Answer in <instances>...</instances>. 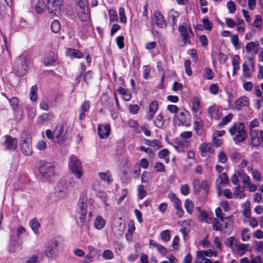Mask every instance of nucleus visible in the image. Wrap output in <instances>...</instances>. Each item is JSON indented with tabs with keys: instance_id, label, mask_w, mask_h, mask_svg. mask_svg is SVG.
I'll list each match as a JSON object with an SVG mask.
<instances>
[{
	"instance_id": "nucleus-20",
	"label": "nucleus",
	"mask_w": 263,
	"mask_h": 263,
	"mask_svg": "<svg viewBox=\"0 0 263 263\" xmlns=\"http://www.w3.org/2000/svg\"><path fill=\"white\" fill-rule=\"evenodd\" d=\"M90 108V101H85L81 105L79 110L80 112L79 119L80 120H83L85 118V112L89 111Z\"/></svg>"
},
{
	"instance_id": "nucleus-43",
	"label": "nucleus",
	"mask_w": 263,
	"mask_h": 263,
	"mask_svg": "<svg viewBox=\"0 0 263 263\" xmlns=\"http://www.w3.org/2000/svg\"><path fill=\"white\" fill-rule=\"evenodd\" d=\"M37 87L36 85H33L31 87L30 92V99L32 101H35L37 99Z\"/></svg>"
},
{
	"instance_id": "nucleus-3",
	"label": "nucleus",
	"mask_w": 263,
	"mask_h": 263,
	"mask_svg": "<svg viewBox=\"0 0 263 263\" xmlns=\"http://www.w3.org/2000/svg\"><path fill=\"white\" fill-rule=\"evenodd\" d=\"M229 133L231 135L236 133V136L233 137V140L236 144L245 141L247 138L245 125L242 122L239 123L238 125L236 123L234 124L229 129Z\"/></svg>"
},
{
	"instance_id": "nucleus-24",
	"label": "nucleus",
	"mask_w": 263,
	"mask_h": 263,
	"mask_svg": "<svg viewBox=\"0 0 263 263\" xmlns=\"http://www.w3.org/2000/svg\"><path fill=\"white\" fill-rule=\"evenodd\" d=\"M117 91L121 95L123 96V99L126 101H129L132 98V94L129 92L127 89H125L123 87H119Z\"/></svg>"
},
{
	"instance_id": "nucleus-8",
	"label": "nucleus",
	"mask_w": 263,
	"mask_h": 263,
	"mask_svg": "<svg viewBox=\"0 0 263 263\" xmlns=\"http://www.w3.org/2000/svg\"><path fill=\"white\" fill-rule=\"evenodd\" d=\"M58 241L52 239L48 243L46 251V256L50 258H53L58 254Z\"/></svg>"
},
{
	"instance_id": "nucleus-36",
	"label": "nucleus",
	"mask_w": 263,
	"mask_h": 263,
	"mask_svg": "<svg viewBox=\"0 0 263 263\" xmlns=\"http://www.w3.org/2000/svg\"><path fill=\"white\" fill-rule=\"evenodd\" d=\"M249 246L248 244L245 243H239L237 246V250L238 251V254L240 256L243 255L246 252L249 251L248 248Z\"/></svg>"
},
{
	"instance_id": "nucleus-35",
	"label": "nucleus",
	"mask_w": 263,
	"mask_h": 263,
	"mask_svg": "<svg viewBox=\"0 0 263 263\" xmlns=\"http://www.w3.org/2000/svg\"><path fill=\"white\" fill-rule=\"evenodd\" d=\"M27 143H31V136L27 132H23L21 133V137L20 139L21 145L23 143L27 144Z\"/></svg>"
},
{
	"instance_id": "nucleus-29",
	"label": "nucleus",
	"mask_w": 263,
	"mask_h": 263,
	"mask_svg": "<svg viewBox=\"0 0 263 263\" xmlns=\"http://www.w3.org/2000/svg\"><path fill=\"white\" fill-rule=\"evenodd\" d=\"M99 177L102 180L107 182L108 184H110L112 182V179L109 172L99 173Z\"/></svg>"
},
{
	"instance_id": "nucleus-55",
	"label": "nucleus",
	"mask_w": 263,
	"mask_h": 263,
	"mask_svg": "<svg viewBox=\"0 0 263 263\" xmlns=\"http://www.w3.org/2000/svg\"><path fill=\"white\" fill-rule=\"evenodd\" d=\"M161 238L164 241H168L170 239V231L168 230L162 231L160 233Z\"/></svg>"
},
{
	"instance_id": "nucleus-61",
	"label": "nucleus",
	"mask_w": 263,
	"mask_h": 263,
	"mask_svg": "<svg viewBox=\"0 0 263 263\" xmlns=\"http://www.w3.org/2000/svg\"><path fill=\"white\" fill-rule=\"evenodd\" d=\"M249 229L247 228H244L241 231V239L243 241H245L248 240L250 238V235L248 234Z\"/></svg>"
},
{
	"instance_id": "nucleus-22",
	"label": "nucleus",
	"mask_w": 263,
	"mask_h": 263,
	"mask_svg": "<svg viewBox=\"0 0 263 263\" xmlns=\"http://www.w3.org/2000/svg\"><path fill=\"white\" fill-rule=\"evenodd\" d=\"M57 59V57L53 51H50L46 55L44 59V62L46 66L53 65Z\"/></svg>"
},
{
	"instance_id": "nucleus-59",
	"label": "nucleus",
	"mask_w": 263,
	"mask_h": 263,
	"mask_svg": "<svg viewBox=\"0 0 263 263\" xmlns=\"http://www.w3.org/2000/svg\"><path fill=\"white\" fill-rule=\"evenodd\" d=\"M119 11L120 21L122 23H125L126 22V17L125 14L124 9L123 7H120Z\"/></svg>"
},
{
	"instance_id": "nucleus-21",
	"label": "nucleus",
	"mask_w": 263,
	"mask_h": 263,
	"mask_svg": "<svg viewBox=\"0 0 263 263\" xmlns=\"http://www.w3.org/2000/svg\"><path fill=\"white\" fill-rule=\"evenodd\" d=\"M208 113L211 118H214L216 120L220 119L221 114L220 110L216 106L209 107L208 108Z\"/></svg>"
},
{
	"instance_id": "nucleus-62",
	"label": "nucleus",
	"mask_w": 263,
	"mask_h": 263,
	"mask_svg": "<svg viewBox=\"0 0 263 263\" xmlns=\"http://www.w3.org/2000/svg\"><path fill=\"white\" fill-rule=\"evenodd\" d=\"M150 173L146 171H144L141 175V181L142 183H147L149 181Z\"/></svg>"
},
{
	"instance_id": "nucleus-30",
	"label": "nucleus",
	"mask_w": 263,
	"mask_h": 263,
	"mask_svg": "<svg viewBox=\"0 0 263 263\" xmlns=\"http://www.w3.org/2000/svg\"><path fill=\"white\" fill-rule=\"evenodd\" d=\"M145 144L148 146L156 147L157 150L159 149L162 147L161 142L157 139H146L145 141Z\"/></svg>"
},
{
	"instance_id": "nucleus-1",
	"label": "nucleus",
	"mask_w": 263,
	"mask_h": 263,
	"mask_svg": "<svg viewBox=\"0 0 263 263\" xmlns=\"http://www.w3.org/2000/svg\"><path fill=\"white\" fill-rule=\"evenodd\" d=\"M87 209V198L85 195H82L79 200L75 216L77 224L80 227H82L85 222Z\"/></svg>"
},
{
	"instance_id": "nucleus-11",
	"label": "nucleus",
	"mask_w": 263,
	"mask_h": 263,
	"mask_svg": "<svg viewBox=\"0 0 263 263\" xmlns=\"http://www.w3.org/2000/svg\"><path fill=\"white\" fill-rule=\"evenodd\" d=\"M17 140L10 136L6 135L4 142V146L9 151H14L17 147Z\"/></svg>"
},
{
	"instance_id": "nucleus-28",
	"label": "nucleus",
	"mask_w": 263,
	"mask_h": 263,
	"mask_svg": "<svg viewBox=\"0 0 263 263\" xmlns=\"http://www.w3.org/2000/svg\"><path fill=\"white\" fill-rule=\"evenodd\" d=\"M29 225L35 234H38L39 233V229L40 228L41 225L36 218L30 221Z\"/></svg>"
},
{
	"instance_id": "nucleus-50",
	"label": "nucleus",
	"mask_w": 263,
	"mask_h": 263,
	"mask_svg": "<svg viewBox=\"0 0 263 263\" xmlns=\"http://www.w3.org/2000/svg\"><path fill=\"white\" fill-rule=\"evenodd\" d=\"M259 45V42L257 41L255 42H250L246 45V49H254V48L258 49Z\"/></svg>"
},
{
	"instance_id": "nucleus-6",
	"label": "nucleus",
	"mask_w": 263,
	"mask_h": 263,
	"mask_svg": "<svg viewBox=\"0 0 263 263\" xmlns=\"http://www.w3.org/2000/svg\"><path fill=\"white\" fill-rule=\"evenodd\" d=\"M63 4V0H47L46 7L50 13L55 15L60 14Z\"/></svg>"
},
{
	"instance_id": "nucleus-2",
	"label": "nucleus",
	"mask_w": 263,
	"mask_h": 263,
	"mask_svg": "<svg viewBox=\"0 0 263 263\" xmlns=\"http://www.w3.org/2000/svg\"><path fill=\"white\" fill-rule=\"evenodd\" d=\"M30 57L28 55H20L15 62L14 71L20 77L25 76L29 70Z\"/></svg>"
},
{
	"instance_id": "nucleus-64",
	"label": "nucleus",
	"mask_w": 263,
	"mask_h": 263,
	"mask_svg": "<svg viewBox=\"0 0 263 263\" xmlns=\"http://www.w3.org/2000/svg\"><path fill=\"white\" fill-rule=\"evenodd\" d=\"M255 251L257 253H263V241H257L255 245Z\"/></svg>"
},
{
	"instance_id": "nucleus-16",
	"label": "nucleus",
	"mask_w": 263,
	"mask_h": 263,
	"mask_svg": "<svg viewBox=\"0 0 263 263\" xmlns=\"http://www.w3.org/2000/svg\"><path fill=\"white\" fill-rule=\"evenodd\" d=\"M85 2L83 0H80L76 4V9L80 17H81V20H86V13L85 12Z\"/></svg>"
},
{
	"instance_id": "nucleus-51",
	"label": "nucleus",
	"mask_w": 263,
	"mask_h": 263,
	"mask_svg": "<svg viewBox=\"0 0 263 263\" xmlns=\"http://www.w3.org/2000/svg\"><path fill=\"white\" fill-rule=\"evenodd\" d=\"M205 78L207 80H212L214 77V73L210 68L206 67L204 69Z\"/></svg>"
},
{
	"instance_id": "nucleus-46",
	"label": "nucleus",
	"mask_w": 263,
	"mask_h": 263,
	"mask_svg": "<svg viewBox=\"0 0 263 263\" xmlns=\"http://www.w3.org/2000/svg\"><path fill=\"white\" fill-rule=\"evenodd\" d=\"M202 22L204 29L207 30H211L212 29V24L210 22L208 17H204Z\"/></svg>"
},
{
	"instance_id": "nucleus-18",
	"label": "nucleus",
	"mask_w": 263,
	"mask_h": 263,
	"mask_svg": "<svg viewBox=\"0 0 263 263\" xmlns=\"http://www.w3.org/2000/svg\"><path fill=\"white\" fill-rule=\"evenodd\" d=\"M190 117V115L187 111H181L178 114H175L174 118L177 119L181 124L187 126L188 125L187 117Z\"/></svg>"
},
{
	"instance_id": "nucleus-15",
	"label": "nucleus",
	"mask_w": 263,
	"mask_h": 263,
	"mask_svg": "<svg viewBox=\"0 0 263 263\" xmlns=\"http://www.w3.org/2000/svg\"><path fill=\"white\" fill-rule=\"evenodd\" d=\"M31 7L38 13H42L45 8V5L43 0H31Z\"/></svg>"
},
{
	"instance_id": "nucleus-13",
	"label": "nucleus",
	"mask_w": 263,
	"mask_h": 263,
	"mask_svg": "<svg viewBox=\"0 0 263 263\" xmlns=\"http://www.w3.org/2000/svg\"><path fill=\"white\" fill-rule=\"evenodd\" d=\"M168 22L172 26L173 30L177 27V20L179 16V12L173 9L168 12Z\"/></svg>"
},
{
	"instance_id": "nucleus-41",
	"label": "nucleus",
	"mask_w": 263,
	"mask_h": 263,
	"mask_svg": "<svg viewBox=\"0 0 263 263\" xmlns=\"http://www.w3.org/2000/svg\"><path fill=\"white\" fill-rule=\"evenodd\" d=\"M61 28V25L58 20H54L51 24V29L54 33H58Z\"/></svg>"
},
{
	"instance_id": "nucleus-10",
	"label": "nucleus",
	"mask_w": 263,
	"mask_h": 263,
	"mask_svg": "<svg viewBox=\"0 0 263 263\" xmlns=\"http://www.w3.org/2000/svg\"><path fill=\"white\" fill-rule=\"evenodd\" d=\"M179 31L181 33L180 39L182 40V44L180 43L179 46H183L185 43L189 42L190 39L189 34V29L186 23H183V25L179 26Z\"/></svg>"
},
{
	"instance_id": "nucleus-17",
	"label": "nucleus",
	"mask_w": 263,
	"mask_h": 263,
	"mask_svg": "<svg viewBox=\"0 0 263 263\" xmlns=\"http://www.w3.org/2000/svg\"><path fill=\"white\" fill-rule=\"evenodd\" d=\"M236 108L240 110L243 107H248L249 106V98L246 96H242L237 99L235 102Z\"/></svg>"
},
{
	"instance_id": "nucleus-12",
	"label": "nucleus",
	"mask_w": 263,
	"mask_h": 263,
	"mask_svg": "<svg viewBox=\"0 0 263 263\" xmlns=\"http://www.w3.org/2000/svg\"><path fill=\"white\" fill-rule=\"evenodd\" d=\"M156 25L161 28H165L167 26V23L164 20L163 14L159 11H155L154 13Z\"/></svg>"
},
{
	"instance_id": "nucleus-56",
	"label": "nucleus",
	"mask_w": 263,
	"mask_h": 263,
	"mask_svg": "<svg viewBox=\"0 0 263 263\" xmlns=\"http://www.w3.org/2000/svg\"><path fill=\"white\" fill-rule=\"evenodd\" d=\"M9 103L13 108L15 110L18 107V99L17 98L13 97L9 100Z\"/></svg>"
},
{
	"instance_id": "nucleus-5",
	"label": "nucleus",
	"mask_w": 263,
	"mask_h": 263,
	"mask_svg": "<svg viewBox=\"0 0 263 263\" xmlns=\"http://www.w3.org/2000/svg\"><path fill=\"white\" fill-rule=\"evenodd\" d=\"M67 124L62 122L57 124L54 129V142L63 145L67 144L66 132H64Z\"/></svg>"
},
{
	"instance_id": "nucleus-25",
	"label": "nucleus",
	"mask_w": 263,
	"mask_h": 263,
	"mask_svg": "<svg viewBox=\"0 0 263 263\" xmlns=\"http://www.w3.org/2000/svg\"><path fill=\"white\" fill-rule=\"evenodd\" d=\"M21 147L23 153L25 155L30 156L32 154L31 143H23L22 145H21Z\"/></svg>"
},
{
	"instance_id": "nucleus-44",
	"label": "nucleus",
	"mask_w": 263,
	"mask_h": 263,
	"mask_svg": "<svg viewBox=\"0 0 263 263\" xmlns=\"http://www.w3.org/2000/svg\"><path fill=\"white\" fill-rule=\"evenodd\" d=\"M139 149L140 151L144 152L147 154L150 158H153L154 157L155 154L154 153L153 150L151 148L149 147H145L144 146H140L139 147Z\"/></svg>"
},
{
	"instance_id": "nucleus-53",
	"label": "nucleus",
	"mask_w": 263,
	"mask_h": 263,
	"mask_svg": "<svg viewBox=\"0 0 263 263\" xmlns=\"http://www.w3.org/2000/svg\"><path fill=\"white\" fill-rule=\"evenodd\" d=\"M158 108V103L157 101H152L149 105L148 111L156 113Z\"/></svg>"
},
{
	"instance_id": "nucleus-19",
	"label": "nucleus",
	"mask_w": 263,
	"mask_h": 263,
	"mask_svg": "<svg viewBox=\"0 0 263 263\" xmlns=\"http://www.w3.org/2000/svg\"><path fill=\"white\" fill-rule=\"evenodd\" d=\"M199 149L201 152V155L202 157L205 156L206 153L213 154L214 152V149L211 143H203L199 146Z\"/></svg>"
},
{
	"instance_id": "nucleus-49",
	"label": "nucleus",
	"mask_w": 263,
	"mask_h": 263,
	"mask_svg": "<svg viewBox=\"0 0 263 263\" xmlns=\"http://www.w3.org/2000/svg\"><path fill=\"white\" fill-rule=\"evenodd\" d=\"M200 189L204 190L205 194H208L209 190L210 184L206 180H203L201 183L199 184Z\"/></svg>"
},
{
	"instance_id": "nucleus-4",
	"label": "nucleus",
	"mask_w": 263,
	"mask_h": 263,
	"mask_svg": "<svg viewBox=\"0 0 263 263\" xmlns=\"http://www.w3.org/2000/svg\"><path fill=\"white\" fill-rule=\"evenodd\" d=\"M68 167L77 179H80L82 177L83 171L81 162L74 155H71L69 157Z\"/></svg>"
},
{
	"instance_id": "nucleus-27",
	"label": "nucleus",
	"mask_w": 263,
	"mask_h": 263,
	"mask_svg": "<svg viewBox=\"0 0 263 263\" xmlns=\"http://www.w3.org/2000/svg\"><path fill=\"white\" fill-rule=\"evenodd\" d=\"M105 220L102 218V217L101 216H98L94 221L93 224L96 229L101 230L105 226Z\"/></svg>"
},
{
	"instance_id": "nucleus-26",
	"label": "nucleus",
	"mask_w": 263,
	"mask_h": 263,
	"mask_svg": "<svg viewBox=\"0 0 263 263\" xmlns=\"http://www.w3.org/2000/svg\"><path fill=\"white\" fill-rule=\"evenodd\" d=\"M65 184V182H62L58 184V186L57 187L54 194L57 196H59V198L63 197L66 193V187H63L62 189L61 188V186H63Z\"/></svg>"
},
{
	"instance_id": "nucleus-39",
	"label": "nucleus",
	"mask_w": 263,
	"mask_h": 263,
	"mask_svg": "<svg viewBox=\"0 0 263 263\" xmlns=\"http://www.w3.org/2000/svg\"><path fill=\"white\" fill-rule=\"evenodd\" d=\"M164 120L161 114L156 116V119L154 122L155 125L158 128H161L164 124Z\"/></svg>"
},
{
	"instance_id": "nucleus-60",
	"label": "nucleus",
	"mask_w": 263,
	"mask_h": 263,
	"mask_svg": "<svg viewBox=\"0 0 263 263\" xmlns=\"http://www.w3.org/2000/svg\"><path fill=\"white\" fill-rule=\"evenodd\" d=\"M227 7L230 13H234L236 10V6L233 1H229L227 4Z\"/></svg>"
},
{
	"instance_id": "nucleus-52",
	"label": "nucleus",
	"mask_w": 263,
	"mask_h": 263,
	"mask_svg": "<svg viewBox=\"0 0 263 263\" xmlns=\"http://www.w3.org/2000/svg\"><path fill=\"white\" fill-rule=\"evenodd\" d=\"M254 27L261 28L262 26V20L260 15H257L255 17V20L253 23Z\"/></svg>"
},
{
	"instance_id": "nucleus-57",
	"label": "nucleus",
	"mask_w": 263,
	"mask_h": 263,
	"mask_svg": "<svg viewBox=\"0 0 263 263\" xmlns=\"http://www.w3.org/2000/svg\"><path fill=\"white\" fill-rule=\"evenodd\" d=\"M49 115L48 114H43L39 118V123L43 124L45 122L49 120Z\"/></svg>"
},
{
	"instance_id": "nucleus-47",
	"label": "nucleus",
	"mask_w": 263,
	"mask_h": 263,
	"mask_svg": "<svg viewBox=\"0 0 263 263\" xmlns=\"http://www.w3.org/2000/svg\"><path fill=\"white\" fill-rule=\"evenodd\" d=\"M110 21L115 22L118 20V15L116 11L113 9H109L108 11Z\"/></svg>"
},
{
	"instance_id": "nucleus-40",
	"label": "nucleus",
	"mask_w": 263,
	"mask_h": 263,
	"mask_svg": "<svg viewBox=\"0 0 263 263\" xmlns=\"http://www.w3.org/2000/svg\"><path fill=\"white\" fill-rule=\"evenodd\" d=\"M184 206L187 213L191 214L193 212L194 206V204L192 201L189 199H186L184 203Z\"/></svg>"
},
{
	"instance_id": "nucleus-32",
	"label": "nucleus",
	"mask_w": 263,
	"mask_h": 263,
	"mask_svg": "<svg viewBox=\"0 0 263 263\" xmlns=\"http://www.w3.org/2000/svg\"><path fill=\"white\" fill-rule=\"evenodd\" d=\"M192 109L194 111L195 113L199 112L201 114V111L200 110L201 108L200 103L199 102V99L195 97L193 98L192 102Z\"/></svg>"
},
{
	"instance_id": "nucleus-38",
	"label": "nucleus",
	"mask_w": 263,
	"mask_h": 263,
	"mask_svg": "<svg viewBox=\"0 0 263 263\" xmlns=\"http://www.w3.org/2000/svg\"><path fill=\"white\" fill-rule=\"evenodd\" d=\"M66 55L70 57L71 59L73 58H81L83 54L80 50H68Z\"/></svg>"
},
{
	"instance_id": "nucleus-7",
	"label": "nucleus",
	"mask_w": 263,
	"mask_h": 263,
	"mask_svg": "<svg viewBox=\"0 0 263 263\" xmlns=\"http://www.w3.org/2000/svg\"><path fill=\"white\" fill-rule=\"evenodd\" d=\"M40 172L44 178H49L54 175V166L52 164L44 162L40 167Z\"/></svg>"
},
{
	"instance_id": "nucleus-37",
	"label": "nucleus",
	"mask_w": 263,
	"mask_h": 263,
	"mask_svg": "<svg viewBox=\"0 0 263 263\" xmlns=\"http://www.w3.org/2000/svg\"><path fill=\"white\" fill-rule=\"evenodd\" d=\"M96 196L105 204V206H108V204L107 203L108 197L106 193L104 191H99L97 193Z\"/></svg>"
},
{
	"instance_id": "nucleus-45",
	"label": "nucleus",
	"mask_w": 263,
	"mask_h": 263,
	"mask_svg": "<svg viewBox=\"0 0 263 263\" xmlns=\"http://www.w3.org/2000/svg\"><path fill=\"white\" fill-rule=\"evenodd\" d=\"M138 196L140 199H142L146 195V192L144 189V186L143 185H138Z\"/></svg>"
},
{
	"instance_id": "nucleus-34",
	"label": "nucleus",
	"mask_w": 263,
	"mask_h": 263,
	"mask_svg": "<svg viewBox=\"0 0 263 263\" xmlns=\"http://www.w3.org/2000/svg\"><path fill=\"white\" fill-rule=\"evenodd\" d=\"M22 242L21 241H11L10 245V251L15 252L21 250L22 248Z\"/></svg>"
},
{
	"instance_id": "nucleus-48",
	"label": "nucleus",
	"mask_w": 263,
	"mask_h": 263,
	"mask_svg": "<svg viewBox=\"0 0 263 263\" xmlns=\"http://www.w3.org/2000/svg\"><path fill=\"white\" fill-rule=\"evenodd\" d=\"M184 67L185 72L188 76H191L192 74V71L191 67V61L189 60H186L184 62Z\"/></svg>"
},
{
	"instance_id": "nucleus-14",
	"label": "nucleus",
	"mask_w": 263,
	"mask_h": 263,
	"mask_svg": "<svg viewBox=\"0 0 263 263\" xmlns=\"http://www.w3.org/2000/svg\"><path fill=\"white\" fill-rule=\"evenodd\" d=\"M98 132L99 136L101 139L107 138L110 132V125L105 124V125H99L98 127Z\"/></svg>"
},
{
	"instance_id": "nucleus-42",
	"label": "nucleus",
	"mask_w": 263,
	"mask_h": 263,
	"mask_svg": "<svg viewBox=\"0 0 263 263\" xmlns=\"http://www.w3.org/2000/svg\"><path fill=\"white\" fill-rule=\"evenodd\" d=\"M154 169L156 172L164 173L165 172V167L163 163L160 162H156L154 164Z\"/></svg>"
},
{
	"instance_id": "nucleus-31",
	"label": "nucleus",
	"mask_w": 263,
	"mask_h": 263,
	"mask_svg": "<svg viewBox=\"0 0 263 263\" xmlns=\"http://www.w3.org/2000/svg\"><path fill=\"white\" fill-rule=\"evenodd\" d=\"M242 72L243 76L240 77V79L242 82H245V78L250 79L251 78V73L250 72V69L248 68L247 65L244 63L242 65Z\"/></svg>"
},
{
	"instance_id": "nucleus-58",
	"label": "nucleus",
	"mask_w": 263,
	"mask_h": 263,
	"mask_svg": "<svg viewBox=\"0 0 263 263\" xmlns=\"http://www.w3.org/2000/svg\"><path fill=\"white\" fill-rule=\"evenodd\" d=\"M102 256L104 259L108 260L112 259L114 255L112 251L110 250H105L103 252Z\"/></svg>"
},
{
	"instance_id": "nucleus-33",
	"label": "nucleus",
	"mask_w": 263,
	"mask_h": 263,
	"mask_svg": "<svg viewBox=\"0 0 263 263\" xmlns=\"http://www.w3.org/2000/svg\"><path fill=\"white\" fill-rule=\"evenodd\" d=\"M238 175L245 185L250 184V177L242 170H238Z\"/></svg>"
},
{
	"instance_id": "nucleus-63",
	"label": "nucleus",
	"mask_w": 263,
	"mask_h": 263,
	"mask_svg": "<svg viewBox=\"0 0 263 263\" xmlns=\"http://www.w3.org/2000/svg\"><path fill=\"white\" fill-rule=\"evenodd\" d=\"M128 108L129 112L132 114L135 115L138 113L140 107L137 104H130L129 105Z\"/></svg>"
},
{
	"instance_id": "nucleus-9",
	"label": "nucleus",
	"mask_w": 263,
	"mask_h": 263,
	"mask_svg": "<svg viewBox=\"0 0 263 263\" xmlns=\"http://www.w3.org/2000/svg\"><path fill=\"white\" fill-rule=\"evenodd\" d=\"M250 136L251 143L253 146H259L261 142L263 143V130L260 131V136L257 130H251Z\"/></svg>"
},
{
	"instance_id": "nucleus-54",
	"label": "nucleus",
	"mask_w": 263,
	"mask_h": 263,
	"mask_svg": "<svg viewBox=\"0 0 263 263\" xmlns=\"http://www.w3.org/2000/svg\"><path fill=\"white\" fill-rule=\"evenodd\" d=\"M250 202L249 201H247L246 203V205L245 206V208L242 211V214L244 216H245L246 218H249L250 217Z\"/></svg>"
},
{
	"instance_id": "nucleus-23",
	"label": "nucleus",
	"mask_w": 263,
	"mask_h": 263,
	"mask_svg": "<svg viewBox=\"0 0 263 263\" xmlns=\"http://www.w3.org/2000/svg\"><path fill=\"white\" fill-rule=\"evenodd\" d=\"M203 123L200 119L198 118L197 120L194 121L193 128L198 135L200 136L202 134L203 130Z\"/></svg>"
}]
</instances>
